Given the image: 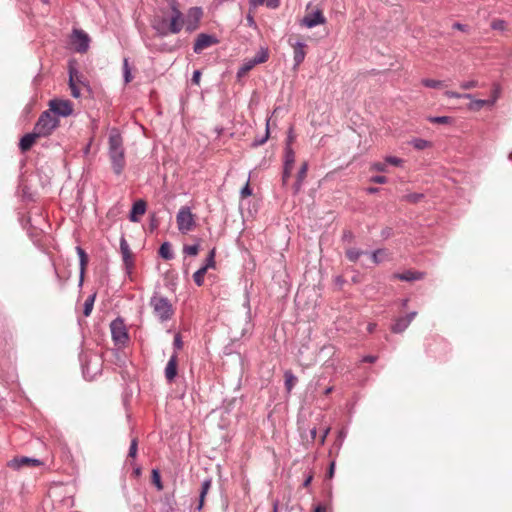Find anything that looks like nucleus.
Listing matches in <instances>:
<instances>
[{
  "label": "nucleus",
  "mask_w": 512,
  "mask_h": 512,
  "mask_svg": "<svg viewBox=\"0 0 512 512\" xmlns=\"http://www.w3.org/2000/svg\"><path fill=\"white\" fill-rule=\"evenodd\" d=\"M109 159L111 167L116 175H120L125 168V153L123 148V140L118 130H111L108 138Z\"/></svg>",
  "instance_id": "f257e3e1"
},
{
  "label": "nucleus",
  "mask_w": 512,
  "mask_h": 512,
  "mask_svg": "<svg viewBox=\"0 0 512 512\" xmlns=\"http://www.w3.org/2000/svg\"><path fill=\"white\" fill-rule=\"evenodd\" d=\"M82 373L86 380H93L102 370V359L97 354L80 356Z\"/></svg>",
  "instance_id": "f03ea898"
},
{
  "label": "nucleus",
  "mask_w": 512,
  "mask_h": 512,
  "mask_svg": "<svg viewBox=\"0 0 512 512\" xmlns=\"http://www.w3.org/2000/svg\"><path fill=\"white\" fill-rule=\"evenodd\" d=\"M58 117L52 115L49 110L41 113L37 122L35 123L34 130L41 137H47L59 126Z\"/></svg>",
  "instance_id": "7ed1b4c3"
},
{
  "label": "nucleus",
  "mask_w": 512,
  "mask_h": 512,
  "mask_svg": "<svg viewBox=\"0 0 512 512\" xmlns=\"http://www.w3.org/2000/svg\"><path fill=\"white\" fill-rule=\"evenodd\" d=\"M110 331L116 346L124 347L129 342V333L122 317H117L110 323Z\"/></svg>",
  "instance_id": "20e7f679"
},
{
  "label": "nucleus",
  "mask_w": 512,
  "mask_h": 512,
  "mask_svg": "<svg viewBox=\"0 0 512 512\" xmlns=\"http://www.w3.org/2000/svg\"><path fill=\"white\" fill-rule=\"evenodd\" d=\"M176 219L178 229L183 233L191 231L192 228L195 226L193 214L191 213L190 208L187 206L180 208L179 212L177 213Z\"/></svg>",
  "instance_id": "39448f33"
},
{
  "label": "nucleus",
  "mask_w": 512,
  "mask_h": 512,
  "mask_svg": "<svg viewBox=\"0 0 512 512\" xmlns=\"http://www.w3.org/2000/svg\"><path fill=\"white\" fill-rule=\"evenodd\" d=\"M48 110L56 117H67L73 113V105L69 100L52 99L49 102Z\"/></svg>",
  "instance_id": "423d86ee"
},
{
  "label": "nucleus",
  "mask_w": 512,
  "mask_h": 512,
  "mask_svg": "<svg viewBox=\"0 0 512 512\" xmlns=\"http://www.w3.org/2000/svg\"><path fill=\"white\" fill-rule=\"evenodd\" d=\"M71 42L78 53H85L89 49L90 37L82 29H74L71 36Z\"/></svg>",
  "instance_id": "0eeeda50"
},
{
  "label": "nucleus",
  "mask_w": 512,
  "mask_h": 512,
  "mask_svg": "<svg viewBox=\"0 0 512 512\" xmlns=\"http://www.w3.org/2000/svg\"><path fill=\"white\" fill-rule=\"evenodd\" d=\"M219 40L214 36L206 33H200L194 43L193 51L196 54H200L204 49L215 45Z\"/></svg>",
  "instance_id": "6e6552de"
},
{
  "label": "nucleus",
  "mask_w": 512,
  "mask_h": 512,
  "mask_svg": "<svg viewBox=\"0 0 512 512\" xmlns=\"http://www.w3.org/2000/svg\"><path fill=\"white\" fill-rule=\"evenodd\" d=\"M416 315H417V312L412 311L405 316L397 317L394 320V323L391 325V331L395 334L402 333L403 331H405L408 328V326L414 320Z\"/></svg>",
  "instance_id": "1a4fd4ad"
},
{
  "label": "nucleus",
  "mask_w": 512,
  "mask_h": 512,
  "mask_svg": "<svg viewBox=\"0 0 512 512\" xmlns=\"http://www.w3.org/2000/svg\"><path fill=\"white\" fill-rule=\"evenodd\" d=\"M176 1H172V16L170 20L169 30L171 33H179L184 26L183 14L176 6Z\"/></svg>",
  "instance_id": "9d476101"
},
{
  "label": "nucleus",
  "mask_w": 512,
  "mask_h": 512,
  "mask_svg": "<svg viewBox=\"0 0 512 512\" xmlns=\"http://www.w3.org/2000/svg\"><path fill=\"white\" fill-rule=\"evenodd\" d=\"M177 372H178V354L176 352H173V354L170 356V358L166 364V367L164 369V375H165L166 380L169 383H172L177 376Z\"/></svg>",
  "instance_id": "9b49d317"
},
{
  "label": "nucleus",
  "mask_w": 512,
  "mask_h": 512,
  "mask_svg": "<svg viewBox=\"0 0 512 512\" xmlns=\"http://www.w3.org/2000/svg\"><path fill=\"white\" fill-rule=\"evenodd\" d=\"M288 43L293 47V60H294V68H297L305 59L306 52V44L303 41L292 42L290 39Z\"/></svg>",
  "instance_id": "f8f14e48"
},
{
  "label": "nucleus",
  "mask_w": 512,
  "mask_h": 512,
  "mask_svg": "<svg viewBox=\"0 0 512 512\" xmlns=\"http://www.w3.org/2000/svg\"><path fill=\"white\" fill-rule=\"evenodd\" d=\"M326 19L320 10L307 14L302 20L301 25L307 28H313L319 24H324Z\"/></svg>",
  "instance_id": "ddd939ff"
},
{
  "label": "nucleus",
  "mask_w": 512,
  "mask_h": 512,
  "mask_svg": "<svg viewBox=\"0 0 512 512\" xmlns=\"http://www.w3.org/2000/svg\"><path fill=\"white\" fill-rule=\"evenodd\" d=\"M203 15L202 9L200 7H192L188 11L187 15V24L186 30L191 32L195 30L198 26V22L200 21Z\"/></svg>",
  "instance_id": "4468645a"
},
{
  "label": "nucleus",
  "mask_w": 512,
  "mask_h": 512,
  "mask_svg": "<svg viewBox=\"0 0 512 512\" xmlns=\"http://www.w3.org/2000/svg\"><path fill=\"white\" fill-rule=\"evenodd\" d=\"M40 137L41 136L38 135V133L33 129V132L26 133L25 135H23L21 137L20 142H19V149L22 152H27L28 150L31 149V147L35 143L36 139L40 138Z\"/></svg>",
  "instance_id": "2eb2a0df"
},
{
  "label": "nucleus",
  "mask_w": 512,
  "mask_h": 512,
  "mask_svg": "<svg viewBox=\"0 0 512 512\" xmlns=\"http://www.w3.org/2000/svg\"><path fill=\"white\" fill-rule=\"evenodd\" d=\"M77 82L82 83L78 72L74 68L69 69V88L71 90V95L74 98L80 97V89L77 86Z\"/></svg>",
  "instance_id": "dca6fc26"
},
{
  "label": "nucleus",
  "mask_w": 512,
  "mask_h": 512,
  "mask_svg": "<svg viewBox=\"0 0 512 512\" xmlns=\"http://www.w3.org/2000/svg\"><path fill=\"white\" fill-rule=\"evenodd\" d=\"M41 464V461L36 458H30V457H21V458H14L11 461H9L8 466L19 469L24 465L28 466H39Z\"/></svg>",
  "instance_id": "f3484780"
},
{
  "label": "nucleus",
  "mask_w": 512,
  "mask_h": 512,
  "mask_svg": "<svg viewBox=\"0 0 512 512\" xmlns=\"http://www.w3.org/2000/svg\"><path fill=\"white\" fill-rule=\"evenodd\" d=\"M120 251L126 268H129L133 264L132 254L130 251L129 244L127 243L124 237H121L120 239Z\"/></svg>",
  "instance_id": "a211bd4d"
},
{
  "label": "nucleus",
  "mask_w": 512,
  "mask_h": 512,
  "mask_svg": "<svg viewBox=\"0 0 512 512\" xmlns=\"http://www.w3.org/2000/svg\"><path fill=\"white\" fill-rule=\"evenodd\" d=\"M76 252H77V255L79 257V262H80L79 286H82L83 280H84L85 268H86V265L88 263V255L85 252V250L83 248H81L80 246L76 247Z\"/></svg>",
  "instance_id": "6ab92c4d"
},
{
  "label": "nucleus",
  "mask_w": 512,
  "mask_h": 512,
  "mask_svg": "<svg viewBox=\"0 0 512 512\" xmlns=\"http://www.w3.org/2000/svg\"><path fill=\"white\" fill-rule=\"evenodd\" d=\"M423 273L421 272H417V271H411V270H407V271H404L403 273H395L393 275V278L395 279H399L401 281H415V280H420L423 278Z\"/></svg>",
  "instance_id": "aec40b11"
},
{
  "label": "nucleus",
  "mask_w": 512,
  "mask_h": 512,
  "mask_svg": "<svg viewBox=\"0 0 512 512\" xmlns=\"http://www.w3.org/2000/svg\"><path fill=\"white\" fill-rule=\"evenodd\" d=\"M146 203L143 200L136 201L129 214V219L132 222L138 221V215H142L145 213Z\"/></svg>",
  "instance_id": "412c9836"
},
{
  "label": "nucleus",
  "mask_w": 512,
  "mask_h": 512,
  "mask_svg": "<svg viewBox=\"0 0 512 512\" xmlns=\"http://www.w3.org/2000/svg\"><path fill=\"white\" fill-rule=\"evenodd\" d=\"M307 171H308V164L305 162L301 165V167L297 173V178L293 185L294 194H297L301 190L302 184L307 175Z\"/></svg>",
  "instance_id": "4be33fe9"
},
{
  "label": "nucleus",
  "mask_w": 512,
  "mask_h": 512,
  "mask_svg": "<svg viewBox=\"0 0 512 512\" xmlns=\"http://www.w3.org/2000/svg\"><path fill=\"white\" fill-rule=\"evenodd\" d=\"M294 162H295V153H294L292 147L289 144H287L285 146L284 167L283 168L293 169Z\"/></svg>",
  "instance_id": "5701e85b"
},
{
  "label": "nucleus",
  "mask_w": 512,
  "mask_h": 512,
  "mask_svg": "<svg viewBox=\"0 0 512 512\" xmlns=\"http://www.w3.org/2000/svg\"><path fill=\"white\" fill-rule=\"evenodd\" d=\"M211 479H205L202 483H201V491H200V496H199V505L197 507L198 510H201L202 507H203V503H204V498L206 496V494L208 493L210 487H211Z\"/></svg>",
  "instance_id": "b1692460"
},
{
  "label": "nucleus",
  "mask_w": 512,
  "mask_h": 512,
  "mask_svg": "<svg viewBox=\"0 0 512 512\" xmlns=\"http://www.w3.org/2000/svg\"><path fill=\"white\" fill-rule=\"evenodd\" d=\"M174 313V309L167 298L162 297V321L169 319Z\"/></svg>",
  "instance_id": "393cba45"
},
{
  "label": "nucleus",
  "mask_w": 512,
  "mask_h": 512,
  "mask_svg": "<svg viewBox=\"0 0 512 512\" xmlns=\"http://www.w3.org/2000/svg\"><path fill=\"white\" fill-rule=\"evenodd\" d=\"M95 298H96V293L89 295L87 297V299L85 300L84 307H83L84 316H86V317L90 316V314L93 310Z\"/></svg>",
  "instance_id": "a878e982"
},
{
  "label": "nucleus",
  "mask_w": 512,
  "mask_h": 512,
  "mask_svg": "<svg viewBox=\"0 0 512 512\" xmlns=\"http://www.w3.org/2000/svg\"><path fill=\"white\" fill-rule=\"evenodd\" d=\"M284 377H285V388H286L287 392L289 393V392H291L294 385L296 384L297 377L291 371H286L284 374Z\"/></svg>",
  "instance_id": "bb28decb"
},
{
  "label": "nucleus",
  "mask_w": 512,
  "mask_h": 512,
  "mask_svg": "<svg viewBox=\"0 0 512 512\" xmlns=\"http://www.w3.org/2000/svg\"><path fill=\"white\" fill-rule=\"evenodd\" d=\"M269 52L267 48H260V50L256 53L252 59L254 60V63L261 64L268 60Z\"/></svg>",
  "instance_id": "cd10ccee"
},
{
  "label": "nucleus",
  "mask_w": 512,
  "mask_h": 512,
  "mask_svg": "<svg viewBox=\"0 0 512 512\" xmlns=\"http://www.w3.org/2000/svg\"><path fill=\"white\" fill-rule=\"evenodd\" d=\"M257 64L254 63V60L251 58V59H247L243 64L242 66L239 68L238 72H237V75L240 77V76H243L245 75L246 73H248L250 70H252Z\"/></svg>",
  "instance_id": "c85d7f7f"
},
{
  "label": "nucleus",
  "mask_w": 512,
  "mask_h": 512,
  "mask_svg": "<svg viewBox=\"0 0 512 512\" xmlns=\"http://www.w3.org/2000/svg\"><path fill=\"white\" fill-rule=\"evenodd\" d=\"M365 253L366 252H364L363 250L357 248H349L346 251V257L348 258L349 261L356 262L360 258V256Z\"/></svg>",
  "instance_id": "c756f323"
},
{
  "label": "nucleus",
  "mask_w": 512,
  "mask_h": 512,
  "mask_svg": "<svg viewBox=\"0 0 512 512\" xmlns=\"http://www.w3.org/2000/svg\"><path fill=\"white\" fill-rule=\"evenodd\" d=\"M207 273L206 267H200L194 274L193 280L197 286H202L204 283V276Z\"/></svg>",
  "instance_id": "7c9ffc66"
},
{
  "label": "nucleus",
  "mask_w": 512,
  "mask_h": 512,
  "mask_svg": "<svg viewBox=\"0 0 512 512\" xmlns=\"http://www.w3.org/2000/svg\"><path fill=\"white\" fill-rule=\"evenodd\" d=\"M123 78H124L125 84L130 83L133 79V76L131 73V67L129 65L127 58H124V60H123Z\"/></svg>",
  "instance_id": "2f4dec72"
},
{
  "label": "nucleus",
  "mask_w": 512,
  "mask_h": 512,
  "mask_svg": "<svg viewBox=\"0 0 512 512\" xmlns=\"http://www.w3.org/2000/svg\"><path fill=\"white\" fill-rule=\"evenodd\" d=\"M495 102H496V97L489 99V100L478 99V100L473 101L470 104V108L478 110V109L484 107L485 105H493Z\"/></svg>",
  "instance_id": "473e14b6"
},
{
  "label": "nucleus",
  "mask_w": 512,
  "mask_h": 512,
  "mask_svg": "<svg viewBox=\"0 0 512 512\" xmlns=\"http://www.w3.org/2000/svg\"><path fill=\"white\" fill-rule=\"evenodd\" d=\"M269 136H270V132H269V120H268L267 123H266V130H265L264 136L255 138L253 140L251 146L252 147H259V146L263 145L264 143H266V141L268 140Z\"/></svg>",
  "instance_id": "72a5a7b5"
},
{
  "label": "nucleus",
  "mask_w": 512,
  "mask_h": 512,
  "mask_svg": "<svg viewBox=\"0 0 512 512\" xmlns=\"http://www.w3.org/2000/svg\"><path fill=\"white\" fill-rule=\"evenodd\" d=\"M410 143L416 150H423L431 146V143L429 141L422 138H414L411 140Z\"/></svg>",
  "instance_id": "f704fd0d"
},
{
  "label": "nucleus",
  "mask_w": 512,
  "mask_h": 512,
  "mask_svg": "<svg viewBox=\"0 0 512 512\" xmlns=\"http://www.w3.org/2000/svg\"><path fill=\"white\" fill-rule=\"evenodd\" d=\"M428 121L434 124H450L452 123V118L449 116H429Z\"/></svg>",
  "instance_id": "c9c22d12"
},
{
  "label": "nucleus",
  "mask_w": 512,
  "mask_h": 512,
  "mask_svg": "<svg viewBox=\"0 0 512 512\" xmlns=\"http://www.w3.org/2000/svg\"><path fill=\"white\" fill-rule=\"evenodd\" d=\"M150 306L153 307L156 314H160V298L158 297L157 291H155L150 298Z\"/></svg>",
  "instance_id": "e433bc0d"
},
{
  "label": "nucleus",
  "mask_w": 512,
  "mask_h": 512,
  "mask_svg": "<svg viewBox=\"0 0 512 512\" xmlns=\"http://www.w3.org/2000/svg\"><path fill=\"white\" fill-rule=\"evenodd\" d=\"M182 348H183L182 336H181V334L179 332H177V333L174 334V339H173V349H174V352L177 353Z\"/></svg>",
  "instance_id": "4c0bfd02"
},
{
  "label": "nucleus",
  "mask_w": 512,
  "mask_h": 512,
  "mask_svg": "<svg viewBox=\"0 0 512 512\" xmlns=\"http://www.w3.org/2000/svg\"><path fill=\"white\" fill-rule=\"evenodd\" d=\"M173 257V253L171 251V245L169 242H162V258L171 259Z\"/></svg>",
  "instance_id": "58836bf2"
},
{
  "label": "nucleus",
  "mask_w": 512,
  "mask_h": 512,
  "mask_svg": "<svg viewBox=\"0 0 512 512\" xmlns=\"http://www.w3.org/2000/svg\"><path fill=\"white\" fill-rule=\"evenodd\" d=\"M422 84L428 88H440L443 86V82L434 79H423Z\"/></svg>",
  "instance_id": "ea45409f"
},
{
  "label": "nucleus",
  "mask_w": 512,
  "mask_h": 512,
  "mask_svg": "<svg viewBox=\"0 0 512 512\" xmlns=\"http://www.w3.org/2000/svg\"><path fill=\"white\" fill-rule=\"evenodd\" d=\"M183 251L187 255L195 256L199 252V245L198 244L185 245L184 248H183Z\"/></svg>",
  "instance_id": "a19ab883"
},
{
  "label": "nucleus",
  "mask_w": 512,
  "mask_h": 512,
  "mask_svg": "<svg viewBox=\"0 0 512 512\" xmlns=\"http://www.w3.org/2000/svg\"><path fill=\"white\" fill-rule=\"evenodd\" d=\"M152 482L160 490V469L158 467L152 469Z\"/></svg>",
  "instance_id": "79ce46f5"
},
{
  "label": "nucleus",
  "mask_w": 512,
  "mask_h": 512,
  "mask_svg": "<svg viewBox=\"0 0 512 512\" xmlns=\"http://www.w3.org/2000/svg\"><path fill=\"white\" fill-rule=\"evenodd\" d=\"M423 197L421 193H410L405 196V200L409 203H418Z\"/></svg>",
  "instance_id": "37998d69"
},
{
  "label": "nucleus",
  "mask_w": 512,
  "mask_h": 512,
  "mask_svg": "<svg viewBox=\"0 0 512 512\" xmlns=\"http://www.w3.org/2000/svg\"><path fill=\"white\" fill-rule=\"evenodd\" d=\"M491 28L493 30H500V31H504L505 28H506V22L504 20H501V19H495L491 22Z\"/></svg>",
  "instance_id": "c03bdc74"
},
{
  "label": "nucleus",
  "mask_w": 512,
  "mask_h": 512,
  "mask_svg": "<svg viewBox=\"0 0 512 512\" xmlns=\"http://www.w3.org/2000/svg\"><path fill=\"white\" fill-rule=\"evenodd\" d=\"M215 251L214 249L211 250L206 258V261H205V264L203 265V267H206V269L208 270L209 268H212L214 267L215 265Z\"/></svg>",
  "instance_id": "a18cd8bd"
},
{
  "label": "nucleus",
  "mask_w": 512,
  "mask_h": 512,
  "mask_svg": "<svg viewBox=\"0 0 512 512\" xmlns=\"http://www.w3.org/2000/svg\"><path fill=\"white\" fill-rule=\"evenodd\" d=\"M137 449H138V442H137V439L136 438H133L131 440V443H130V447H129V452H128V457L129 458H135L136 454H137Z\"/></svg>",
  "instance_id": "49530a36"
},
{
  "label": "nucleus",
  "mask_w": 512,
  "mask_h": 512,
  "mask_svg": "<svg viewBox=\"0 0 512 512\" xmlns=\"http://www.w3.org/2000/svg\"><path fill=\"white\" fill-rule=\"evenodd\" d=\"M445 95L448 97V98H457V99H460V98H466V99H472V94H460L458 92H454V91H446L445 92Z\"/></svg>",
  "instance_id": "de8ad7c7"
},
{
  "label": "nucleus",
  "mask_w": 512,
  "mask_h": 512,
  "mask_svg": "<svg viewBox=\"0 0 512 512\" xmlns=\"http://www.w3.org/2000/svg\"><path fill=\"white\" fill-rule=\"evenodd\" d=\"M371 169L377 172H387V162H374L371 165Z\"/></svg>",
  "instance_id": "09e8293b"
},
{
  "label": "nucleus",
  "mask_w": 512,
  "mask_h": 512,
  "mask_svg": "<svg viewBox=\"0 0 512 512\" xmlns=\"http://www.w3.org/2000/svg\"><path fill=\"white\" fill-rule=\"evenodd\" d=\"M385 254V249H377L370 253L371 260L375 264H379L381 262V259L379 258V255Z\"/></svg>",
  "instance_id": "8fccbe9b"
},
{
  "label": "nucleus",
  "mask_w": 512,
  "mask_h": 512,
  "mask_svg": "<svg viewBox=\"0 0 512 512\" xmlns=\"http://www.w3.org/2000/svg\"><path fill=\"white\" fill-rule=\"evenodd\" d=\"M385 161L387 162V164H390L393 166H402V164H403V160L396 156H387L385 158Z\"/></svg>",
  "instance_id": "3c124183"
},
{
  "label": "nucleus",
  "mask_w": 512,
  "mask_h": 512,
  "mask_svg": "<svg viewBox=\"0 0 512 512\" xmlns=\"http://www.w3.org/2000/svg\"><path fill=\"white\" fill-rule=\"evenodd\" d=\"M478 86V82L475 81V80H471V81H464L460 84V87L464 90H468V89H471V88H474V87H477Z\"/></svg>",
  "instance_id": "603ef678"
},
{
  "label": "nucleus",
  "mask_w": 512,
  "mask_h": 512,
  "mask_svg": "<svg viewBox=\"0 0 512 512\" xmlns=\"http://www.w3.org/2000/svg\"><path fill=\"white\" fill-rule=\"evenodd\" d=\"M370 181L373 183H377V184H385V183H387L388 179L385 176L376 175V176H372L370 178Z\"/></svg>",
  "instance_id": "864d4df0"
},
{
  "label": "nucleus",
  "mask_w": 512,
  "mask_h": 512,
  "mask_svg": "<svg viewBox=\"0 0 512 512\" xmlns=\"http://www.w3.org/2000/svg\"><path fill=\"white\" fill-rule=\"evenodd\" d=\"M252 194V189L249 186V181L245 184V186L241 189L240 195L242 198L248 197Z\"/></svg>",
  "instance_id": "5fc2aeb1"
},
{
  "label": "nucleus",
  "mask_w": 512,
  "mask_h": 512,
  "mask_svg": "<svg viewBox=\"0 0 512 512\" xmlns=\"http://www.w3.org/2000/svg\"><path fill=\"white\" fill-rule=\"evenodd\" d=\"M291 172H292V169H288V168H283V173H282V183L283 185H286L290 176H291Z\"/></svg>",
  "instance_id": "6e6d98bb"
},
{
  "label": "nucleus",
  "mask_w": 512,
  "mask_h": 512,
  "mask_svg": "<svg viewBox=\"0 0 512 512\" xmlns=\"http://www.w3.org/2000/svg\"><path fill=\"white\" fill-rule=\"evenodd\" d=\"M174 504L175 503H173L170 499H167V509H165V512H180L179 509L174 506Z\"/></svg>",
  "instance_id": "4d7b16f0"
},
{
  "label": "nucleus",
  "mask_w": 512,
  "mask_h": 512,
  "mask_svg": "<svg viewBox=\"0 0 512 512\" xmlns=\"http://www.w3.org/2000/svg\"><path fill=\"white\" fill-rule=\"evenodd\" d=\"M200 77H201V72L199 70H195L193 72L192 79H191L192 83L199 84Z\"/></svg>",
  "instance_id": "13d9d810"
},
{
  "label": "nucleus",
  "mask_w": 512,
  "mask_h": 512,
  "mask_svg": "<svg viewBox=\"0 0 512 512\" xmlns=\"http://www.w3.org/2000/svg\"><path fill=\"white\" fill-rule=\"evenodd\" d=\"M265 0H249V5L251 9H255L256 7L263 5Z\"/></svg>",
  "instance_id": "bf43d9fd"
},
{
  "label": "nucleus",
  "mask_w": 512,
  "mask_h": 512,
  "mask_svg": "<svg viewBox=\"0 0 512 512\" xmlns=\"http://www.w3.org/2000/svg\"><path fill=\"white\" fill-rule=\"evenodd\" d=\"M247 25L251 28H256V22L251 14L246 16Z\"/></svg>",
  "instance_id": "052dcab7"
},
{
  "label": "nucleus",
  "mask_w": 512,
  "mask_h": 512,
  "mask_svg": "<svg viewBox=\"0 0 512 512\" xmlns=\"http://www.w3.org/2000/svg\"><path fill=\"white\" fill-rule=\"evenodd\" d=\"M267 7L277 8L279 6V0H265Z\"/></svg>",
  "instance_id": "680f3d73"
},
{
  "label": "nucleus",
  "mask_w": 512,
  "mask_h": 512,
  "mask_svg": "<svg viewBox=\"0 0 512 512\" xmlns=\"http://www.w3.org/2000/svg\"><path fill=\"white\" fill-rule=\"evenodd\" d=\"M377 360V357L374 355H367L362 358V362L374 363Z\"/></svg>",
  "instance_id": "e2e57ef3"
},
{
  "label": "nucleus",
  "mask_w": 512,
  "mask_h": 512,
  "mask_svg": "<svg viewBox=\"0 0 512 512\" xmlns=\"http://www.w3.org/2000/svg\"><path fill=\"white\" fill-rule=\"evenodd\" d=\"M391 234H392V229H391V228H389V227L384 228V229L382 230V232H381V236H382L383 238H388V237H390V236H391Z\"/></svg>",
  "instance_id": "0e129e2a"
},
{
  "label": "nucleus",
  "mask_w": 512,
  "mask_h": 512,
  "mask_svg": "<svg viewBox=\"0 0 512 512\" xmlns=\"http://www.w3.org/2000/svg\"><path fill=\"white\" fill-rule=\"evenodd\" d=\"M329 432H330V427H327V428L323 431V434H322V436L320 437V444H322V445H323V444L325 443V440H326V438H327V436H328Z\"/></svg>",
  "instance_id": "69168bd1"
},
{
  "label": "nucleus",
  "mask_w": 512,
  "mask_h": 512,
  "mask_svg": "<svg viewBox=\"0 0 512 512\" xmlns=\"http://www.w3.org/2000/svg\"><path fill=\"white\" fill-rule=\"evenodd\" d=\"M152 28L155 31V35H160V22L153 21Z\"/></svg>",
  "instance_id": "338daca9"
},
{
  "label": "nucleus",
  "mask_w": 512,
  "mask_h": 512,
  "mask_svg": "<svg viewBox=\"0 0 512 512\" xmlns=\"http://www.w3.org/2000/svg\"><path fill=\"white\" fill-rule=\"evenodd\" d=\"M345 437H346V432L344 430L339 431V433H338L339 447L342 445V442L344 441Z\"/></svg>",
  "instance_id": "774afa93"
}]
</instances>
